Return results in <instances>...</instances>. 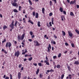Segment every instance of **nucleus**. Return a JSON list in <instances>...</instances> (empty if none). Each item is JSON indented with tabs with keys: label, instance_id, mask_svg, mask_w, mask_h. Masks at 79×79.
Here are the masks:
<instances>
[{
	"label": "nucleus",
	"instance_id": "obj_59",
	"mask_svg": "<svg viewBox=\"0 0 79 79\" xmlns=\"http://www.w3.org/2000/svg\"><path fill=\"white\" fill-rule=\"evenodd\" d=\"M33 65L34 66H37V63H35V64H33Z\"/></svg>",
	"mask_w": 79,
	"mask_h": 79
},
{
	"label": "nucleus",
	"instance_id": "obj_18",
	"mask_svg": "<svg viewBox=\"0 0 79 79\" xmlns=\"http://www.w3.org/2000/svg\"><path fill=\"white\" fill-rule=\"evenodd\" d=\"M38 27H40V21H39L38 22Z\"/></svg>",
	"mask_w": 79,
	"mask_h": 79
},
{
	"label": "nucleus",
	"instance_id": "obj_32",
	"mask_svg": "<svg viewBox=\"0 0 79 79\" xmlns=\"http://www.w3.org/2000/svg\"><path fill=\"white\" fill-rule=\"evenodd\" d=\"M6 39L5 38L2 41V43L3 44V43H4V42H6Z\"/></svg>",
	"mask_w": 79,
	"mask_h": 79
},
{
	"label": "nucleus",
	"instance_id": "obj_19",
	"mask_svg": "<svg viewBox=\"0 0 79 79\" xmlns=\"http://www.w3.org/2000/svg\"><path fill=\"white\" fill-rule=\"evenodd\" d=\"M60 12H61V13H62L63 12V8H62V7L60 8Z\"/></svg>",
	"mask_w": 79,
	"mask_h": 79
},
{
	"label": "nucleus",
	"instance_id": "obj_54",
	"mask_svg": "<svg viewBox=\"0 0 79 79\" xmlns=\"http://www.w3.org/2000/svg\"><path fill=\"white\" fill-rule=\"evenodd\" d=\"M56 56H53V58H54V59H55L56 58Z\"/></svg>",
	"mask_w": 79,
	"mask_h": 79
},
{
	"label": "nucleus",
	"instance_id": "obj_14",
	"mask_svg": "<svg viewBox=\"0 0 79 79\" xmlns=\"http://www.w3.org/2000/svg\"><path fill=\"white\" fill-rule=\"evenodd\" d=\"M54 70L52 69H51L50 70H47V73H49V72H53Z\"/></svg>",
	"mask_w": 79,
	"mask_h": 79
},
{
	"label": "nucleus",
	"instance_id": "obj_22",
	"mask_svg": "<svg viewBox=\"0 0 79 79\" xmlns=\"http://www.w3.org/2000/svg\"><path fill=\"white\" fill-rule=\"evenodd\" d=\"M13 11L14 13H18V11L16 9H14L13 10Z\"/></svg>",
	"mask_w": 79,
	"mask_h": 79
},
{
	"label": "nucleus",
	"instance_id": "obj_12",
	"mask_svg": "<svg viewBox=\"0 0 79 79\" xmlns=\"http://www.w3.org/2000/svg\"><path fill=\"white\" fill-rule=\"evenodd\" d=\"M2 52H4V53H5V54H7V52L6 51V50L4 49H2Z\"/></svg>",
	"mask_w": 79,
	"mask_h": 79
},
{
	"label": "nucleus",
	"instance_id": "obj_47",
	"mask_svg": "<svg viewBox=\"0 0 79 79\" xmlns=\"http://www.w3.org/2000/svg\"><path fill=\"white\" fill-rule=\"evenodd\" d=\"M52 22H53L54 21V18H52L51 19Z\"/></svg>",
	"mask_w": 79,
	"mask_h": 79
},
{
	"label": "nucleus",
	"instance_id": "obj_49",
	"mask_svg": "<svg viewBox=\"0 0 79 79\" xmlns=\"http://www.w3.org/2000/svg\"><path fill=\"white\" fill-rule=\"evenodd\" d=\"M25 51L24 52L25 53H27V49H25Z\"/></svg>",
	"mask_w": 79,
	"mask_h": 79
},
{
	"label": "nucleus",
	"instance_id": "obj_30",
	"mask_svg": "<svg viewBox=\"0 0 79 79\" xmlns=\"http://www.w3.org/2000/svg\"><path fill=\"white\" fill-rule=\"evenodd\" d=\"M70 15L71 16H74V14L73 13V12H71L70 13Z\"/></svg>",
	"mask_w": 79,
	"mask_h": 79
},
{
	"label": "nucleus",
	"instance_id": "obj_62",
	"mask_svg": "<svg viewBox=\"0 0 79 79\" xmlns=\"http://www.w3.org/2000/svg\"><path fill=\"white\" fill-rule=\"evenodd\" d=\"M23 69H24V67H22L21 68V70L23 71Z\"/></svg>",
	"mask_w": 79,
	"mask_h": 79
},
{
	"label": "nucleus",
	"instance_id": "obj_60",
	"mask_svg": "<svg viewBox=\"0 0 79 79\" xmlns=\"http://www.w3.org/2000/svg\"><path fill=\"white\" fill-rule=\"evenodd\" d=\"M53 44L54 45H56V42L55 41H53Z\"/></svg>",
	"mask_w": 79,
	"mask_h": 79
},
{
	"label": "nucleus",
	"instance_id": "obj_35",
	"mask_svg": "<svg viewBox=\"0 0 79 79\" xmlns=\"http://www.w3.org/2000/svg\"><path fill=\"white\" fill-rule=\"evenodd\" d=\"M61 53H60L58 54V58H60V57H61Z\"/></svg>",
	"mask_w": 79,
	"mask_h": 79
},
{
	"label": "nucleus",
	"instance_id": "obj_43",
	"mask_svg": "<svg viewBox=\"0 0 79 79\" xmlns=\"http://www.w3.org/2000/svg\"><path fill=\"white\" fill-rule=\"evenodd\" d=\"M10 79H13V77H12V75L11 74H10Z\"/></svg>",
	"mask_w": 79,
	"mask_h": 79
},
{
	"label": "nucleus",
	"instance_id": "obj_8",
	"mask_svg": "<svg viewBox=\"0 0 79 79\" xmlns=\"http://www.w3.org/2000/svg\"><path fill=\"white\" fill-rule=\"evenodd\" d=\"M76 1H72L70 2V5H72H72H74V4L75 3H76Z\"/></svg>",
	"mask_w": 79,
	"mask_h": 79
},
{
	"label": "nucleus",
	"instance_id": "obj_16",
	"mask_svg": "<svg viewBox=\"0 0 79 79\" xmlns=\"http://www.w3.org/2000/svg\"><path fill=\"white\" fill-rule=\"evenodd\" d=\"M74 64H77H77H79V61H75V62L74 63Z\"/></svg>",
	"mask_w": 79,
	"mask_h": 79
},
{
	"label": "nucleus",
	"instance_id": "obj_57",
	"mask_svg": "<svg viewBox=\"0 0 79 79\" xmlns=\"http://www.w3.org/2000/svg\"><path fill=\"white\" fill-rule=\"evenodd\" d=\"M54 37H55V39H57V36H56L55 35H54Z\"/></svg>",
	"mask_w": 79,
	"mask_h": 79
},
{
	"label": "nucleus",
	"instance_id": "obj_24",
	"mask_svg": "<svg viewBox=\"0 0 79 79\" xmlns=\"http://www.w3.org/2000/svg\"><path fill=\"white\" fill-rule=\"evenodd\" d=\"M67 68L69 71H71V67L69 65H68Z\"/></svg>",
	"mask_w": 79,
	"mask_h": 79
},
{
	"label": "nucleus",
	"instance_id": "obj_63",
	"mask_svg": "<svg viewBox=\"0 0 79 79\" xmlns=\"http://www.w3.org/2000/svg\"><path fill=\"white\" fill-rule=\"evenodd\" d=\"M14 2H15V3H16V2H17V0H14Z\"/></svg>",
	"mask_w": 79,
	"mask_h": 79
},
{
	"label": "nucleus",
	"instance_id": "obj_13",
	"mask_svg": "<svg viewBox=\"0 0 79 79\" xmlns=\"http://www.w3.org/2000/svg\"><path fill=\"white\" fill-rule=\"evenodd\" d=\"M28 23H30L31 24H34V23H33L31 19L29 20Z\"/></svg>",
	"mask_w": 79,
	"mask_h": 79
},
{
	"label": "nucleus",
	"instance_id": "obj_64",
	"mask_svg": "<svg viewBox=\"0 0 79 79\" xmlns=\"http://www.w3.org/2000/svg\"><path fill=\"white\" fill-rule=\"evenodd\" d=\"M77 8H79V5H77Z\"/></svg>",
	"mask_w": 79,
	"mask_h": 79
},
{
	"label": "nucleus",
	"instance_id": "obj_9",
	"mask_svg": "<svg viewBox=\"0 0 79 79\" xmlns=\"http://www.w3.org/2000/svg\"><path fill=\"white\" fill-rule=\"evenodd\" d=\"M21 73L19 72L18 73V79H21Z\"/></svg>",
	"mask_w": 79,
	"mask_h": 79
},
{
	"label": "nucleus",
	"instance_id": "obj_33",
	"mask_svg": "<svg viewBox=\"0 0 79 79\" xmlns=\"http://www.w3.org/2000/svg\"><path fill=\"white\" fill-rule=\"evenodd\" d=\"M71 45L72 47H73V48H74V47H75V46H74V44L72 43L71 44Z\"/></svg>",
	"mask_w": 79,
	"mask_h": 79
},
{
	"label": "nucleus",
	"instance_id": "obj_50",
	"mask_svg": "<svg viewBox=\"0 0 79 79\" xmlns=\"http://www.w3.org/2000/svg\"><path fill=\"white\" fill-rule=\"evenodd\" d=\"M65 45L66 46H68V45H69L68 44V43H65Z\"/></svg>",
	"mask_w": 79,
	"mask_h": 79
},
{
	"label": "nucleus",
	"instance_id": "obj_26",
	"mask_svg": "<svg viewBox=\"0 0 79 79\" xmlns=\"http://www.w3.org/2000/svg\"><path fill=\"white\" fill-rule=\"evenodd\" d=\"M48 48H50V49H51L52 47L51 46V45L50 44H49L48 47Z\"/></svg>",
	"mask_w": 79,
	"mask_h": 79
},
{
	"label": "nucleus",
	"instance_id": "obj_34",
	"mask_svg": "<svg viewBox=\"0 0 79 79\" xmlns=\"http://www.w3.org/2000/svg\"><path fill=\"white\" fill-rule=\"evenodd\" d=\"M48 50L47 52H48V53H50V49L49 48H48Z\"/></svg>",
	"mask_w": 79,
	"mask_h": 79
},
{
	"label": "nucleus",
	"instance_id": "obj_25",
	"mask_svg": "<svg viewBox=\"0 0 79 79\" xmlns=\"http://www.w3.org/2000/svg\"><path fill=\"white\" fill-rule=\"evenodd\" d=\"M7 28H8V27L6 26V25H4L3 27V29H4V30H5V29H6Z\"/></svg>",
	"mask_w": 79,
	"mask_h": 79
},
{
	"label": "nucleus",
	"instance_id": "obj_2",
	"mask_svg": "<svg viewBox=\"0 0 79 79\" xmlns=\"http://www.w3.org/2000/svg\"><path fill=\"white\" fill-rule=\"evenodd\" d=\"M12 44L10 42H7L5 45L6 48H8V47L9 48H10Z\"/></svg>",
	"mask_w": 79,
	"mask_h": 79
},
{
	"label": "nucleus",
	"instance_id": "obj_61",
	"mask_svg": "<svg viewBox=\"0 0 79 79\" xmlns=\"http://www.w3.org/2000/svg\"><path fill=\"white\" fill-rule=\"evenodd\" d=\"M0 17L2 18H3V16H2V14H0Z\"/></svg>",
	"mask_w": 79,
	"mask_h": 79
},
{
	"label": "nucleus",
	"instance_id": "obj_39",
	"mask_svg": "<svg viewBox=\"0 0 79 79\" xmlns=\"http://www.w3.org/2000/svg\"><path fill=\"white\" fill-rule=\"evenodd\" d=\"M77 60V58H76V57H74L73 58H72V60Z\"/></svg>",
	"mask_w": 79,
	"mask_h": 79
},
{
	"label": "nucleus",
	"instance_id": "obj_40",
	"mask_svg": "<svg viewBox=\"0 0 79 79\" xmlns=\"http://www.w3.org/2000/svg\"><path fill=\"white\" fill-rule=\"evenodd\" d=\"M38 65L39 66H42V63H38Z\"/></svg>",
	"mask_w": 79,
	"mask_h": 79
},
{
	"label": "nucleus",
	"instance_id": "obj_55",
	"mask_svg": "<svg viewBox=\"0 0 79 79\" xmlns=\"http://www.w3.org/2000/svg\"><path fill=\"white\" fill-rule=\"evenodd\" d=\"M28 40L29 42H32V40L31 39H29Z\"/></svg>",
	"mask_w": 79,
	"mask_h": 79
},
{
	"label": "nucleus",
	"instance_id": "obj_42",
	"mask_svg": "<svg viewBox=\"0 0 79 79\" xmlns=\"http://www.w3.org/2000/svg\"><path fill=\"white\" fill-rule=\"evenodd\" d=\"M32 14L34 16H35V12H33Z\"/></svg>",
	"mask_w": 79,
	"mask_h": 79
},
{
	"label": "nucleus",
	"instance_id": "obj_27",
	"mask_svg": "<svg viewBox=\"0 0 79 79\" xmlns=\"http://www.w3.org/2000/svg\"><path fill=\"white\" fill-rule=\"evenodd\" d=\"M39 69H38L36 73V74H39Z\"/></svg>",
	"mask_w": 79,
	"mask_h": 79
},
{
	"label": "nucleus",
	"instance_id": "obj_15",
	"mask_svg": "<svg viewBox=\"0 0 79 79\" xmlns=\"http://www.w3.org/2000/svg\"><path fill=\"white\" fill-rule=\"evenodd\" d=\"M35 17L36 18H38L39 17V13H38L36 12V15L35 16Z\"/></svg>",
	"mask_w": 79,
	"mask_h": 79
},
{
	"label": "nucleus",
	"instance_id": "obj_23",
	"mask_svg": "<svg viewBox=\"0 0 79 79\" xmlns=\"http://www.w3.org/2000/svg\"><path fill=\"white\" fill-rule=\"evenodd\" d=\"M62 35H66V33L64 31H62Z\"/></svg>",
	"mask_w": 79,
	"mask_h": 79
},
{
	"label": "nucleus",
	"instance_id": "obj_11",
	"mask_svg": "<svg viewBox=\"0 0 79 79\" xmlns=\"http://www.w3.org/2000/svg\"><path fill=\"white\" fill-rule=\"evenodd\" d=\"M40 43H39V42H37V40L36 41V44L35 46H40Z\"/></svg>",
	"mask_w": 79,
	"mask_h": 79
},
{
	"label": "nucleus",
	"instance_id": "obj_5",
	"mask_svg": "<svg viewBox=\"0 0 79 79\" xmlns=\"http://www.w3.org/2000/svg\"><path fill=\"white\" fill-rule=\"evenodd\" d=\"M14 20H12V22L11 23V24H10V27H12V29H13V27H14V26H15V25H14Z\"/></svg>",
	"mask_w": 79,
	"mask_h": 79
},
{
	"label": "nucleus",
	"instance_id": "obj_20",
	"mask_svg": "<svg viewBox=\"0 0 79 79\" xmlns=\"http://www.w3.org/2000/svg\"><path fill=\"white\" fill-rule=\"evenodd\" d=\"M42 12L43 14H44V13H45V8H42Z\"/></svg>",
	"mask_w": 79,
	"mask_h": 79
},
{
	"label": "nucleus",
	"instance_id": "obj_37",
	"mask_svg": "<svg viewBox=\"0 0 79 79\" xmlns=\"http://www.w3.org/2000/svg\"><path fill=\"white\" fill-rule=\"evenodd\" d=\"M21 67H22V64H19V68H21Z\"/></svg>",
	"mask_w": 79,
	"mask_h": 79
},
{
	"label": "nucleus",
	"instance_id": "obj_44",
	"mask_svg": "<svg viewBox=\"0 0 79 79\" xmlns=\"http://www.w3.org/2000/svg\"><path fill=\"white\" fill-rule=\"evenodd\" d=\"M52 1H50L49 2V5L50 6H52Z\"/></svg>",
	"mask_w": 79,
	"mask_h": 79
},
{
	"label": "nucleus",
	"instance_id": "obj_10",
	"mask_svg": "<svg viewBox=\"0 0 79 79\" xmlns=\"http://www.w3.org/2000/svg\"><path fill=\"white\" fill-rule=\"evenodd\" d=\"M19 24V23H18V21H16L15 23V24H14V26H15V27H17V24Z\"/></svg>",
	"mask_w": 79,
	"mask_h": 79
},
{
	"label": "nucleus",
	"instance_id": "obj_3",
	"mask_svg": "<svg viewBox=\"0 0 79 79\" xmlns=\"http://www.w3.org/2000/svg\"><path fill=\"white\" fill-rule=\"evenodd\" d=\"M20 55V52L19 51H18L15 52V56H16L17 58H18V56H19Z\"/></svg>",
	"mask_w": 79,
	"mask_h": 79
},
{
	"label": "nucleus",
	"instance_id": "obj_38",
	"mask_svg": "<svg viewBox=\"0 0 79 79\" xmlns=\"http://www.w3.org/2000/svg\"><path fill=\"white\" fill-rule=\"evenodd\" d=\"M30 34L31 35H33V32L32 31H31L30 32Z\"/></svg>",
	"mask_w": 79,
	"mask_h": 79
},
{
	"label": "nucleus",
	"instance_id": "obj_58",
	"mask_svg": "<svg viewBox=\"0 0 79 79\" xmlns=\"http://www.w3.org/2000/svg\"><path fill=\"white\" fill-rule=\"evenodd\" d=\"M22 45H25V44L24 42H22Z\"/></svg>",
	"mask_w": 79,
	"mask_h": 79
},
{
	"label": "nucleus",
	"instance_id": "obj_17",
	"mask_svg": "<svg viewBox=\"0 0 79 79\" xmlns=\"http://www.w3.org/2000/svg\"><path fill=\"white\" fill-rule=\"evenodd\" d=\"M56 68H58V69H60V68L61 66H60V65L59 64H58L57 65Z\"/></svg>",
	"mask_w": 79,
	"mask_h": 79
},
{
	"label": "nucleus",
	"instance_id": "obj_6",
	"mask_svg": "<svg viewBox=\"0 0 79 79\" xmlns=\"http://www.w3.org/2000/svg\"><path fill=\"white\" fill-rule=\"evenodd\" d=\"M11 4L13 6H17V3L13 2H11Z\"/></svg>",
	"mask_w": 79,
	"mask_h": 79
},
{
	"label": "nucleus",
	"instance_id": "obj_29",
	"mask_svg": "<svg viewBox=\"0 0 79 79\" xmlns=\"http://www.w3.org/2000/svg\"><path fill=\"white\" fill-rule=\"evenodd\" d=\"M64 74H62L61 76V79H63L64 78Z\"/></svg>",
	"mask_w": 79,
	"mask_h": 79
},
{
	"label": "nucleus",
	"instance_id": "obj_21",
	"mask_svg": "<svg viewBox=\"0 0 79 79\" xmlns=\"http://www.w3.org/2000/svg\"><path fill=\"white\" fill-rule=\"evenodd\" d=\"M43 77V74L42 73H40V78H42Z\"/></svg>",
	"mask_w": 79,
	"mask_h": 79
},
{
	"label": "nucleus",
	"instance_id": "obj_4",
	"mask_svg": "<svg viewBox=\"0 0 79 79\" xmlns=\"http://www.w3.org/2000/svg\"><path fill=\"white\" fill-rule=\"evenodd\" d=\"M46 60H45L44 63H46V64H47V65H50V63H49V62H48V57H46Z\"/></svg>",
	"mask_w": 79,
	"mask_h": 79
},
{
	"label": "nucleus",
	"instance_id": "obj_1",
	"mask_svg": "<svg viewBox=\"0 0 79 79\" xmlns=\"http://www.w3.org/2000/svg\"><path fill=\"white\" fill-rule=\"evenodd\" d=\"M25 35H26V34L25 33H23L21 36H21L20 35H18L17 37V39L18 41L19 42L21 40H23L24 39V37H25Z\"/></svg>",
	"mask_w": 79,
	"mask_h": 79
},
{
	"label": "nucleus",
	"instance_id": "obj_48",
	"mask_svg": "<svg viewBox=\"0 0 79 79\" xmlns=\"http://www.w3.org/2000/svg\"><path fill=\"white\" fill-rule=\"evenodd\" d=\"M52 1H54L55 3H56L57 2L56 0H52Z\"/></svg>",
	"mask_w": 79,
	"mask_h": 79
},
{
	"label": "nucleus",
	"instance_id": "obj_31",
	"mask_svg": "<svg viewBox=\"0 0 79 79\" xmlns=\"http://www.w3.org/2000/svg\"><path fill=\"white\" fill-rule=\"evenodd\" d=\"M75 31L79 35V31L77 30V29H76L75 30Z\"/></svg>",
	"mask_w": 79,
	"mask_h": 79
},
{
	"label": "nucleus",
	"instance_id": "obj_28",
	"mask_svg": "<svg viewBox=\"0 0 79 79\" xmlns=\"http://www.w3.org/2000/svg\"><path fill=\"white\" fill-rule=\"evenodd\" d=\"M28 2L31 5H32V2L31 0H28Z\"/></svg>",
	"mask_w": 79,
	"mask_h": 79
},
{
	"label": "nucleus",
	"instance_id": "obj_52",
	"mask_svg": "<svg viewBox=\"0 0 79 79\" xmlns=\"http://www.w3.org/2000/svg\"><path fill=\"white\" fill-rule=\"evenodd\" d=\"M63 13L64 15H66V11H64V10L63 11Z\"/></svg>",
	"mask_w": 79,
	"mask_h": 79
},
{
	"label": "nucleus",
	"instance_id": "obj_45",
	"mask_svg": "<svg viewBox=\"0 0 79 79\" xmlns=\"http://www.w3.org/2000/svg\"><path fill=\"white\" fill-rule=\"evenodd\" d=\"M49 24L50 26H52V22H51L49 23Z\"/></svg>",
	"mask_w": 79,
	"mask_h": 79
},
{
	"label": "nucleus",
	"instance_id": "obj_41",
	"mask_svg": "<svg viewBox=\"0 0 79 79\" xmlns=\"http://www.w3.org/2000/svg\"><path fill=\"white\" fill-rule=\"evenodd\" d=\"M53 15V13L52 12L50 13L49 14V16H52Z\"/></svg>",
	"mask_w": 79,
	"mask_h": 79
},
{
	"label": "nucleus",
	"instance_id": "obj_36",
	"mask_svg": "<svg viewBox=\"0 0 79 79\" xmlns=\"http://www.w3.org/2000/svg\"><path fill=\"white\" fill-rule=\"evenodd\" d=\"M32 60V57H31L30 58H28V60L29 61H31Z\"/></svg>",
	"mask_w": 79,
	"mask_h": 79
},
{
	"label": "nucleus",
	"instance_id": "obj_56",
	"mask_svg": "<svg viewBox=\"0 0 79 79\" xmlns=\"http://www.w3.org/2000/svg\"><path fill=\"white\" fill-rule=\"evenodd\" d=\"M9 77H6L5 78V79H9Z\"/></svg>",
	"mask_w": 79,
	"mask_h": 79
},
{
	"label": "nucleus",
	"instance_id": "obj_51",
	"mask_svg": "<svg viewBox=\"0 0 79 79\" xmlns=\"http://www.w3.org/2000/svg\"><path fill=\"white\" fill-rule=\"evenodd\" d=\"M23 14H24V13H26V10H23Z\"/></svg>",
	"mask_w": 79,
	"mask_h": 79
},
{
	"label": "nucleus",
	"instance_id": "obj_7",
	"mask_svg": "<svg viewBox=\"0 0 79 79\" xmlns=\"http://www.w3.org/2000/svg\"><path fill=\"white\" fill-rule=\"evenodd\" d=\"M68 33H69V35L70 37H71L73 36V33H71V32H70L69 31H68Z\"/></svg>",
	"mask_w": 79,
	"mask_h": 79
},
{
	"label": "nucleus",
	"instance_id": "obj_46",
	"mask_svg": "<svg viewBox=\"0 0 79 79\" xmlns=\"http://www.w3.org/2000/svg\"><path fill=\"white\" fill-rule=\"evenodd\" d=\"M11 27V29H10V31H11L12 29H14V27H13V28H12V27Z\"/></svg>",
	"mask_w": 79,
	"mask_h": 79
},
{
	"label": "nucleus",
	"instance_id": "obj_53",
	"mask_svg": "<svg viewBox=\"0 0 79 79\" xmlns=\"http://www.w3.org/2000/svg\"><path fill=\"white\" fill-rule=\"evenodd\" d=\"M35 37V35H32V36H31L32 39H33V38H34Z\"/></svg>",
	"mask_w": 79,
	"mask_h": 79
}]
</instances>
